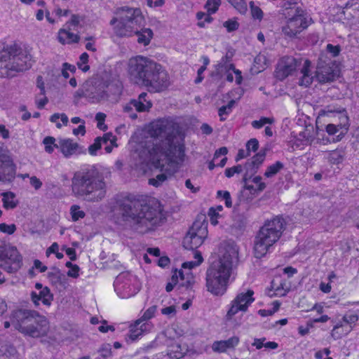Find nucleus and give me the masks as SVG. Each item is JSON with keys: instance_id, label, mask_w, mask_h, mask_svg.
<instances>
[{"instance_id": "1", "label": "nucleus", "mask_w": 359, "mask_h": 359, "mask_svg": "<svg viewBox=\"0 0 359 359\" xmlns=\"http://www.w3.org/2000/svg\"><path fill=\"white\" fill-rule=\"evenodd\" d=\"M149 134L154 137L165 139L153 143L143 150V162L152 161L161 168V173L149 180V184L155 187L161 186L177 172L178 167L185 160L184 137L176 122L170 118H163L153 122L149 128Z\"/></svg>"}, {"instance_id": "2", "label": "nucleus", "mask_w": 359, "mask_h": 359, "mask_svg": "<svg viewBox=\"0 0 359 359\" xmlns=\"http://www.w3.org/2000/svg\"><path fill=\"white\" fill-rule=\"evenodd\" d=\"M116 204L117 219L141 233L153 230L165 219L159 206H152L135 198H124Z\"/></svg>"}, {"instance_id": "3", "label": "nucleus", "mask_w": 359, "mask_h": 359, "mask_svg": "<svg viewBox=\"0 0 359 359\" xmlns=\"http://www.w3.org/2000/svg\"><path fill=\"white\" fill-rule=\"evenodd\" d=\"M238 262V248L231 243H222L219 248L218 259L206 271V287L215 295H222L229 283L233 267Z\"/></svg>"}, {"instance_id": "4", "label": "nucleus", "mask_w": 359, "mask_h": 359, "mask_svg": "<svg viewBox=\"0 0 359 359\" xmlns=\"http://www.w3.org/2000/svg\"><path fill=\"white\" fill-rule=\"evenodd\" d=\"M72 191L76 198L89 202L101 201L107 194L103 174L95 166L76 171L72 178Z\"/></svg>"}, {"instance_id": "5", "label": "nucleus", "mask_w": 359, "mask_h": 359, "mask_svg": "<svg viewBox=\"0 0 359 359\" xmlns=\"http://www.w3.org/2000/svg\"><path fill=\"white\" fill-rule=\"evenodd\" d=\"M30 56L16 43L0 45V76L14 77L31 67Z\"/></svg>"}, {"instance_id": "6", "label": "nucleus", "mask_w": 359, "mask_h": 359, "mask_svg": "<svg viewBox=\"0 0 359 359\" xmlns=\"http://www.w3.org/2000/svg\"><path fill=\"white\" fill-rule=\"evenodd\" d=\"M285 219L276 216L264 222L254 241V255L256 258L264 257L269 249L280 238L285 229Z\"/></svg>"}, {"instance_id": "7", "label": "nucleus", "mask_w": 359, "mask_h": 359, "mask_svg": "<svg viewBox=\"0 0 359 359\" xmlns=\"http://www.w3.org/2000/svg\"><path fill=\"white\" fill-rule=\"evenodd\" d=\"M110 25H114V32L119 37H129L137 32L144 25V18L140 8L123 6L118 8Z\"/></svg>"}, {"instance_id": "8", "label": "nucleus", "mask_w": 359, "mask_h": 359, "mask_svg": "<svg viewBox=\"0 0 359 359\" xmlns=\"http://www.w3.org/2000/svg\"><path fill=\"white\" fill-rule=\"evenodd\" d=\"M156 62L144 56L137 55L129 59L128 73L130 79L136 84L143 86Z\"/></svg>"}, {"instance_id": "9", "label": "nucleus", "mask_w": 359, "mask_h": 359, "mask_svg": "<svg viewBox=\"0 0 359 359\" xmlns=\"http://www.w3.org/2000/svg\"><path fill=\"white\" fill-rule=\"evenodd\" d=\"M22 265V257L17 248L0 241V267L8 273H15Z\"/></svg>"}, {"instance_id": "10", "label": "nucleus", "mask_w": 359, "mask_h": 359, "mask_svg": "<svg viewBox=\"0 0 359 359\" xmlns=\"http://www.w3.org/2000/svg\"><path fill=\"white\" fill-rule=\"evenodd\" d=\"M35 316L38 317V312L35 310L17 309L11 313V323L15 330L22 334L34 333L37 329L31 326V321H34Z\"/></svg>"}, {"instance_id": "11", "label": "nucleus", "mask_w": 359, "mask_h": 359, "mask_svg": "<svg viewBox=\"0 0 359 359\" xmlns=\"http://www.w3.org/2000/svg\"><path fill=\"white\" fill-rule=\"evenodd\" d=\"M114 287L118 297L127 299L139 292L140 284L136 276L128 272H123L116 276Z\"/></svg>"}, {"instance_id": "12", "label": "nucleus", "mask_w": 359, "mask_h": 359, "mask_svg": "<svg viewBox=\"0 0 359 359\" xmlns=\"http://www.w3.org/2000/svg\"><path fill=\"white\" fill-rule=\"evenodd\" d=\"M170 85V79L168 72L158 63L151 70L143 86L150 91L161 92L166 89Z\"/></svg>"}, {"instance_id": "13", "label": "nucleus", "mask_w": 359, "mask_h": 359, "mask_svg": "<svg viewBox=\"0 0 359 359\" xmlns=\"http://www.w3.org/2000/svg\"><path fill=\"white\" fill-rule=\"evenodd\" d=\"M207 236V224L196 221L194 222L188 233L184 238L183 246L188 250L196 249L203 244Z\"/></svg>"}, {"instance_id": "14", "label": "nucleus", "mask_w": 359, "mask_h": 359, "mask_svg": "<svg viewBox=\"0 0 359 359\" xmlns=\"http://www.w3.org/2000/svg\"><path fill=\"white\" fill-rule=\"evenodd\" d=\"M121 93V88L117 84L106 86L104 83H102L93 91L90 92L88 97L93 103L106 100L116 102Z\"/></svg>"}, {"instance_id": "15", "label": "nucleus", "mask_w": 359, "mask_h": 359, "mask_svg": "<svg viewBox=\"0 0 359 359\" xmlns=\"http://www.w3.org/2000/svg\"><path fill=\"white\" fill-rule=\"evenodd\" d=\"M254 292L248 290L246 292H241L235 297L231 303V307L226 313L227 320L232 318L239 311H247L249 306L255 301Z\"/></svg>"}, {"instance_id": "16", "label": "nucleus", "mask_w": 359, "mask_h": 359, "mask_svg": "<svg viewBox=\"0 0 359 359\" xmlns=\"http://www.w3.org/2000/svg\"><path fill=\"white\" fill-rule=\"evenodd\" d=\"M336 117L339 118V123H328L325 126V130L330 135H337V141H339L347 133L349 129V118L346 110L336 113Z\"/></svg>"}, {"instance_id": "17", "label": "nucleus", "mask_w": 359, "mask_h": 359, "mask_svg": "<svg viewBox=\"0 0 359 359\" xmlns=\"http://www.w3.org/2000/svg\"><path fill=\"white\" fill-rule=\"evenodd\" d=\"M302 60H297L292 56H285L278 63L276 70V76L278 79L283 81L289 75H290L298 66L302 63Z\"/></svg>"}, {"instance_id": "18", "label": "nucleus", "mask_w": 359, "mask_h": 359, "mask_svg": "<svg viewBox=\"0 0 359 359\" xmlns=\"http://www.w3.org/2000/svg\"><path fill=\"white\" fill-rule=\"evenodd\" d=\"M307 26L306 18L302 15H296L287 20V24L283 27L282 32L285 36L294 37Z\"/></svg>"}, {"instance_id": "19", "label": "nucleus", "mask_w": 359, "mask_h": 359, "mask_svg": "<svg viewBox=\"0 0 359 359\" xmlns=\"http://www.w3.org/2000/svg\"><path fill=\"white\" fill-rule=\"evenodd\" d=\"M14 177L15 172L10 163L9 158L0 147V182H10Z\"/></svg>"}, {"instance_id": "20", "label": "nucleus", "mask_w": 359, "mask_h": 359, "mask_svg": "<svg viewBox=\"0 0 359 359\" xmlns=\"http://www.w3.org/2000/svg\"><path fill=\"white\" fill-rule=\"evenodd\" d=\"M31 326L34 329H37L36 332L31 334H25V336H29L33 338H39L46 335L49 330V323L48 319L43 315L38 312V317L34 318V321H31Z\"/></svg>"}, {"instance_id": "21", "label": "nucleus", "mask_w": 359, "mask_h": 359, "mask_svg": "<svg viewBox=\"0 0 359 359\" xmlns=\"http://www.w3.org/2000/svg\"><path fill=\"white\" fill-rule=\"evenodd\" d=\"M151 107L152 103L148 99V94L144 92L140 94L137 99L132 100L129 105L125 107L124 110L128 111L134 107L139 112H144L149 111Z\"/></svg>"}, {"instance_id": "22", "label": "nucleus", "mask_w": 359, "mask_h": 359, "mask_svg": "<svg viewBox=\"0 0 359 359\" xmlns=\"http://www.w3.org/2000/svg\"><path fill=\"white\" fill-rule=\"evenodd\" d=\"M31 299L34 304L37 306L39 305L41 301L44 305L50 306L53 299V294L50 293V290L46 287L40 290L39 293L32 292Z\"/></svg>"}, {"instance_id": "23", "label": "nucleus", "mask_w": 359, "mask_h": 359, "mask_svg": "<svg viewBox=\"0 0 359 359\" xmlns=\"http://www.w3.org/2000/svg\"><path fill=\"white\" fill-rule=\"evenodd\" d=\"M266 148L262 149L252 158L251 161L246 162L245 164L246 171H248V172H250L251 174H255L259 165L264 162L266 158Z\"/></svg>"}, {"instance_id": "24", "label": "nucleus", "mask_w": 359, "mask_h": 359, "mask_svg": "<svg viewBox=\"0 0 359 359\" xmlns=\"http://www.w3.org/2000/svg\"><path fill=\"white\" fill-rule=\"evenodd\" d=\"M151 325L148 323H141V320H137L134 324L130 326L128 337L131 341H135L144 332L151 328Z\"/></svg>"}, {"instance_id": "25", "label": "nucleus", "mask_w": 359, "mask_h": 359, "mask_svg": "<svg viewBox=\"0 0 359 359\" xmlns=\"http://www.w3.org/2000/svg\"><path fill=\"white\" fill-rule=\"evenodd\" d=\"M316 76L320 83H329L334 80L335 73L331 67L325 65L317 69Z\"/></svg>"}, {"instance_id": "26", "label": "nucleus", "mask_w": 359, "mask_h": 359, "mask_svg": "<svg viewBox=\"0 0 359 359\" xmlns=\"http://www.w3.org/2000/svg\"><path fill=\"white\" fill-rule=\"evenodd\" d=\"M177 276H180V278H178L177 290H191L195 283L192 273L188 272L184 274L182 270H179L177 271Z\"/></svg>"}, {"instance_id": "27", "label": "nucleus", "mask_w": 359, "mask_h": 359, "mask_svg": "<svg viewBox=\"0 0 359 359\" xmlns=\"http://www.w3.org/2000/svg\"><path fill=\"white\" fill-rule=\"evenodd\" d=\"M229 62L230 57L227 55L222 57L220 62L217 65V71L219 73H221L223 71V69L226 70L232 69L236 75V83L240 84L242 81L241 72L238 69H236L234 65L232 63H229Z\"/></svg>"}, {"instance_id": "28", "label": "nucleus", "mask_w": 359, "mask_h": 359, "mask_svg": "<svg viewBox=\"0 0 359 359\" xmlns=\"http://www.w3.org/2000/svg\"><path fill=\"white\" fill-rule=\"evenodd\" d=\"M71 29H60L57 34L58 41L62 44L78 43L80 36L70 32Z\"/></svg>"}, {"instance_id": "29", "label": "nucleus", "mask_w": 359, "mask_h": 359, "mask_svg": "<svg viewBox=\"0 0 359 359\" xmlns=\"http://www.w3.org/2000/svg\"><path fill=\"white\" fill-rule=\"evenodd\" d=\"M61 152L65 157H69L76 154L79 145L70 139L62 140L60 142Z\"/></svg>"}, {"instance_id": "30", "label": "nucleus", "mask_w": 359, "mask_h": 359, "mask_svg": "<svg viewBox=\"0 0 359 359\" xmlns=\"http://www.w3.org/2000/svg\"><path fill=\"white\" fill-rule=\"evenodd\" d=\"M187 351V348H182L179 343L173 341L168 347L167 355L172 359H180L184 357Z\"/></svg>"}, {"instance_id": "31", "label": "nucleus", "mask_w": 359, "mask_h": 359, "mask_svg": "<svg viewBox=\"0 0 359 359\" xmlns=\"http://www.w3.org/2000/svg\"><path fill=\"white\" fill-rule=\"evenodd\" d=\"M310 65L311 62L309 60H305L304 61L303 67L301 69L302 76L299 81V84L302 86L308 87L311 84L313 81V77L310 74Z\"/></svg>"}, {"instance_id": "32", "label": "nucleus", "mask_w": 359, "mask_h": 359, "mask_svg": "<svg viewBox=\"0 0 359 359\" xmlns=\"http://www.w3.org/2000/svg\"><path fill=\"white\" fill-rule=\"evenodd\" d=\"M135 34L137 36V43L144 46L149 44L151 39L153 38V32L149 28L143 29L142 27L140 29H138L137 32H134L133 35Z\"/></svg>"}, {"instance_id": "33", "label": "nucleus", "mask_w": 359, "mask_h": 359, "mask_svg": "<svg viewBox=\"0 0 359 359\" xmlns=\"http://www.w3.org/2000/svg\"><path fill=\"white\" fill-rule=\"evenodd\" d=\"M1 195L2 196L3 206L5 209H14L18 205V201L16 199V196L13 192H3Z\"/></svg>"}, {"instance_id": "34", "label": "nucleus", "mask_w": 359, "mask_h": 359, "mask_svg": "<svg viewBox=\"0 0 359 359\" xmlns=\"http://www.w3.org/2000/svg\"><path fill=\"white\" fill-rule=\"evenodd\" d=\"M343 110H346L345 109H342L341 110H336L334 109H331L330 106H327L325 109H320L318 112V116L316 119V123H319L320 119L325 116H332L333 118V123H339V118L336 117V113L339 111H341Z\"/></svg>"}, {"instance_id": "35", "label": "nucleus", "mask_w": 359, "mask_h": 359, "mask_svg": "<svg viewBox=\"0 0 359 359\" xmlns=\"http://www.w3.org/2000/svg\"><path fill=\"white\" fill-rule=\"evenodd\" d=\"M352 329V327H349L348 329L344 330L343 325L341 323H337L332 329L331 336L334 339H338L341 338L343 336L347 334Z\"/></svg>"}, {"instance_id": "36", "label": "nucleus", "mask_w": 359, "mask_h": 359, "mask_svg": "<svg viewBox=\"0 0 359 359\" xmlns=\"http://www.w3.org/2000/svg\"><path fill=\"white\" fill-rule=\"evenodd\" d=\"M284 167L283 163L280 161H276L275 163L269 165L264 172L266 177H272L280 172Z\"/></svg>"}, {"instance_id": "37", "label": "nucleus", "mask_w": 359, "mask_h": 359, "mask_svg": "<svg viewBox=\"0 0 359 359\" xmlns=\"http://www.w3.org/2000/svg\"><path fill=\"white\" fill-rule=\"evenodd\" d=\"M48 276L52 283H62L65 280V276L58 269L54 268L52 271L48 273Z\"/></svg>"}, {"instance_id": "38", "label": "nucleus", "mask_w": 359, "mask_h": 359, "mask_svg": "<svg viewBox=\"0 0 359 359\" xmlns=\"http://www.w3.org/2000/svg\"><path fill=\"white\" fill-rule=\"evenodd\" d=\"M235 103V100H231L228 102L226 105L222 106L219 109L218 114L221 121H224L226 120V118L224 117V115H229L231 112Z\"/></svg>"}, {"instance_id": "39", "label": "nucleus", "mask_w": 359, "mask_h": 359, "mask_svg": "<svg viewBox=\"0 0 359 359\" xmlns=\"http://www.w3.org/2000/svg\"><path fill=\"white\" fill-rule=\"evenodd\" d=\"M344 151L341 150H334L329 153L328 161L332 164L340 163L344 158Z\"/></svg>"}, {"instance_id": "40", "label": "nucleus", "mask_w": 359, "mask_h": 359, "mask_svg": "<svg viewBox=\"0 0 359 359\" xmlns=\"http://www.w3.org/2000/svg\"><path fill=\"white\" fill-rule=\"evenodd\" d=\"M194 257L196 261L187 262L182 264L184 269H191L196 266H199L203 261V257L201 252L196 251L194 253Z\"/></svg>"}, {"instance_id": "41", "label": "nucleus", "mask_w": 359, "mask_h": 359, "mask_svg": "<svg viewBox=\"0 0 359 359\" xmlns=\"http://www.w3.org/2000/svg\"><path fill=\"white\" fill-rule=\"evenodd\" d=\"M240 13L245 14L248 11L245 0H227Z\"/></svg>"}, {"instance_id": "42", "label": "nucleus", "mask_w": 359, "mask_h": 359, "mask_svg": "<svg viewBox=\"0 0 359 359\" xmlns=\"http://www.w3.org/2000/svg\"><path fill=\"white\" fill-rule=\"evenodd\" d=\"M111 355V347L109 344H103L98 350V356L95 359H107Z\"/></svg>"}, {"instance_id": "43", "label": "nucleus", "mask_w": 359, "mask_h": 359, "mask_svg": "<svg viewBox=\"0 0 359 359\" xmlns=\"http://www.w3.org/2000/svg\"><path fill=\"white\" fill-rule=\"evenodd\" d=\"M88 54L87 53H83L80 55L79 61L77 62L78 67L83 72H88L90 69V67L88 65Z\"/></svg>"}, {"instance_id": "44", "label": "nucleus", "mask_w": 359, "mask_h": 359, "mask_svg": "<svg viewBox=\"0 0 359 359\" xmlns=\"http://www.w3.org/2000/svg\"><path fill=\"white\" fill-rule=\"evenodd\" d=\"M71 215L74 222H76L80 219H83L86 214L83 210H80V207L76 205H74L71 207Z\"/></svg>"}, {"instance_id": "45", "label": "nucleus", "mask_w": 359, "mask_h": 359, "mask_svg": "<svg viewBox=\"0 0 359 359\" xmlns=\"http://www.w3.org/2000/svg\"><path fill=\"white\" fill-rule=\"evenodd\" d=\"M274 122L273 118L262 117L259 120H255L252 122V126L254 128L259 129L266 124H271Z\"/></svg>"}, {"instance_id": "46", "label": "nucleus", "mask_w": 359, "mask_h": 359, "mask_svg": "<svg viewBox=\"0 0 359 359\" xmlns=\"http://www.w3.org/2000/svg\"><path fill=\"white\" fill-rule=\"evenodd\" d=\"M221 4V0H207L205 7L210 13H215Z\"/></svg>"}, {"instance_id": "47", "label": "nucleus", "mask_w": 359, "mask_h": 359, "mask_svg": "<svg viewBox=\"0 0 359 359\" xmlns=\"http://www.w3.org/2000/svg\"><path fill=\"white\" fill-rule=\"evenodd\" d=\"M82 20H83V18L82 16L74 14L71 16L70 20L66 23V25L69 29H72V27L74 29Z\"/></svg>"}, {"instance_id": "48", "label": "nucleus", "mask_w": 359, "mask_h": 359, "mask_svg": "<svg viewBox=\"0 0 359 359\" xmlns=\"http://www.w3.org/2000/svg\"><path fill=\"white\" fill-rule=\"evenodd\" d=\"M217 197L222 198L224 200L225 205L227 208H231L232 206L231 195L228 191L219 190L217 192Z\"/></svg>"}, {"instance_id": "49", "label": "nucleus", "mask_w": 359, "mask_h": 359, "mask_svg": "<svg viewBox=\"0 0 359 359\" xmlns=\"http://www.w3.org/2000/svg\"><path fill=\"white\" fill-rule=\"evenodd\" d=\"M156 311V306H152L149 307L148 309H147L142 316L139 318L138 320H141V323H147L148 320L151 319L154 317V313Z\"/></svg>"}, {"instance_id": "50", "label": "nucleus", "mask_w": 359, "mask_h": 359, "mask_svg": "<svg viewBox=\"0 0 359 359\" xmlns=\"http://www.w3.org/2000/svg\"><path fill=\"white\" fill-rule=\"evenodd\" d=\"M16 225L14 224H7L6 223L0 224V231L8 235L13 234L16 231Z\"/></svg>"}, {"instance_id": "51", "label": "nucleus", "mask_w": 359, "mask_h": 359, "mask_svg": "<svg viewBox=\"0 0 359 359\" xmlns=\"http://www.w3.org/2000/svg\"><path fill=\"white\" fill-rule=\"evenodd\" d=\"M252 175L253 174L248 172V171H246L243 175V182L244 183L243 188L245 189L249 190L250 191V193L254 194L256 191V189L254 187L253 185H250V184H248V181L250 179H251Z\"/></svg>"}, {"instance_id": "52", "label": "nucleus", "mask_w": 359, "mask_h": 359, "mask_svg": "<svg viewBox=\"0 0 359 359\" xmlns=\"http://www.w3.org/2000/svg\"><path fill=\"white\" fill-rule=\"evenodd\" d=\"M102 144L101 139L96 137L94 143L88 147L89 154L92 156H95L97 154V151L101 149Z\"/></svg>"}, {"instance_id": "53", "label": "nucleus", "mask_w": 359, "mask_h": 359, "mask_svg": "<svg viewBox=\"0 0 359 359\" xmlns=\"http://www.w3.org/2000/svg\"><path fill=\"white\" fill-rule=\"evenodd\" d=\"M223 26L226 28L229 32H231L238 29L239 23L236 19H230L225 21L223 23Z\"/></svg>"}, {"instance_id": "54", "label": "nucleus", "mask_w": 359, "mask_h": 359, "mask_svg": "<svg viewBox=\"0 0 359 359\" xmlns=\"http://www.w3.org/2000/svg\"><path fill=\"white\" fill-rule=\"evenodd\" d=\"M243 171V168L241 165H238L236 166H233L231 168H228L225 170V176L228 178H230L234 175V174H239Z\"/></svg>"}, {"instance_id": "55", "label": "nucleus", "mask_w": 359, "mask_h": 359, "mask_svg": "<svg viewBox=\"0 0 359 359\" xmlns=\"http://www.w3.org/2000/svg\"><path fill=\"white\" fill-rule=\"evenodd\" d=\"M55 138L53 137H46L43 139V143L45 145V151L49 154L53 151L54 147L53 146L55 143Z\"/></svg>"}, {"instance_id": "56", "label": "nucleus", "mask_w": 359, "mask_h": 359, "mask_svg": "<svg viewBox=\"0 0 359 359\" xmlns=\"http://www.w3.org/2000/svg\"><path fill=\"white\" fill-rule=\"evenodd\" d=\"M250 6L252 17L255 19L261 20L263 17L262 11L258 6H255L253 1L250 2Z\"/></svg>"}, {"instance_id": "57", "label": "nucleus", "mask_w": 359, "mask_h": 359, "mask_svg": "<svg viewBox=\"0 0 359 359\" xmlns=\"http://www.w3.org/2000/svg\"><path fill=\"white\" fill-rule=\"evenodd\" d=\"M259 148V142L256 138H252L246 143V149L250 154L251 151L255 152Z\"/></svg>"}, {"instance_id": "58", "label": "nucleus", "mask_w": 359, "mask_h": 359, "mask_svg": "<svg viewBox=\"0 0 359 359\" xmlns=\"http://www.w3.org/2000/svg\"><path fill=\"white\" fill-rule=\"evenodd\" d=\"M177 283H178L177 270H175L174 271V273H173L172 276L171 282H169L166 285L165 290L168 292H171L173 290L175 286L177 287Z\"/></svg>"}, {"instance_id": "59", "label": "nucleus", "mask_w": 359, "mask_h": 359, "mask_svg": "<svg viewBox=\"0 0 359 359\" xmlns=\"http://www.w3.org/2000/svg\"><path fill=\"white\" fill-rule=\"evenodd\" d=\"M212 348L213 351L217 353H224L227 350L223 340L215 341L212 344Z\"/></svg>"}, {"instance_id": "60", "label": "nucleus", "mask_w": 359, "mask_h": 359, "mask_svg": "<svg viewBox=\"0 0 359 359\" xmlns=\"http://www.w3.org/2000/svg\"><path fill=\"white\" fill-rule=\"evenodd\" d=\"M224 343L225 344V346L226 349L228 348H233L235 346H236L239 343V338L236 336H233L227 340H223Z\"/></svg>"}, {"instance_id": "61", "label": "nucleus", "mask_w": 359, "mask_h": 359, "mask_svg": "<svg viewBox=\"0 0 359 359\" xmlns=\"http://www.w3.org/2000/svg\"><path fill=\"white\" fill-rule=\"evenodd\" d=\"M97 138H100L102 143L104 144H107L108 142L113 144L116 141V137L111 133H105L102 137H97Z\"/></svg>"}, {"instance_id": "62", "label": "nucleus", "mask_w": 359, "mask_h": 359, "mask_svg": "<svg viewBox=\"0 0 359 359\" xmlns=\"http://www.w3.org/2000/svg\"><path fill=\"white\" fill-rule=\"evenodd\" d=\"M358 320V316L355 313H351V314H346L343 317V320L350 325V327H351L352 324H354L355 322H357Z\"/></svg>"}, {"instance_id": "63", "label": "nucleus", "mask_w": 359, "mask_h": 359, "mask_svg": "<svg viewBox=\"0 0 359 359\" xmlns=\"http://www.w3.org/2000/svg\"><path fill=\"white\" fill-rule=\"evenodd\" d=\"M48 100L47 97L44 95H41L40 94L36 97V104L39 109H43L44 106L48 103Z\"/></svg>"}, {"instance_id": "64", "label": "nucleus", "mask_w": 359, "mask_h": 359, "mask_svg": "<svg viewBox=\"0 0 359 359\" xmlns=\"http://www.w3.org/2000/svg\"><path fill=\"white\" fill-rule=\"evenodd\" d=\"M29 183L36 190H39L42 187V182L36 176L29 177Z\"/></svg>"}]
</instances>
